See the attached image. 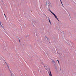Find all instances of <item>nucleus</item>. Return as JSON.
<instances>
[{"label": "nucleus", "instance_id": "obj_1", "mask_svg": "<svg viewBox=\"0 0 76 76\" xmlns=\"http://www.w3.org/2000/svg\"><path fill=\"white\" fill-rule=\"evenodd\" d=\"M45 68L47 71L48 72L50 76H52V74H51L50 70V68L48 67V66L47 65H45L44 66Z\"/></svg>", "mask_w": 76, "mask_h": 76}, {"label": "nucleus", "instance_id": "obj_12", "mask_svg": "<svg viewBox=\"0 0 76 76\" xmlns=\"http://www.w3.org/2000/svg\"><path fill=\"white\" fill-rule=\"evenodd\" d=\"M7 66H8V65H7Z\"/></svg>", "mask_w": 76, "mask_h": 76}, {"label": "nucleus", "instance_id": "obj_2", "mask_svg": "<svg viewBox=\"0 0 76 76\" xmlns=\"http://www.w3.org/2000/svg\"><path fill=\"white\" fill-rule=\"evenodd\" d=\"M49 11H50V12H51L52 13V14L53 15H54L55 18H56V19L58 20V21H59V20L57 18V16L55 14H54L53 12H51V10H49Z\"/></svg>", "mask_w": 76, "mask_h": 76}, {"label": "nucleus", "instance_id": "obj_4", "mask_svg": "<svg viewBox=\"0 0 76 76\" xmlns=\"http://www.w3.org/2000/svg\"><path fill=\"white\" fill-rule=\"evenodd\" d=\"M48 18V20L49 21V22H50V24H51V23L50 20V18Z\"/></svg>", "mask_w": 76, "mask_h": 76}, {"label": "nucleus", "instance_id": "obj_8", "mask_svg": "<svg viewBox=\"0 0 76 76\" xmlns=\"http://www.w3.org/2000/svg\"><path fill=\"white\" fill-rule=\"evenodd\" d=\"M19 42H20V39H19Z\"/></svg>", "mask_w": 76, "mask_h": 76}, {"label": "nucleus", "instance_id": "obj_11", "mask_svg": "<svg viewBox=\"0 0 76 76\" xmlns=\"http://www.w3.org/2000/svg\"><path fill=\"white\" fill-rule=\"evenodd\" d=\"M46 37V38H47V37Z\"/></svg>", "mask_w": 76, "mask_h": 76}, {"label": "nucleus", "instance_id": "obj_7", "mask_svg": "<svg viewBox=\"0 0 76 76\" xmlns=\"http://www.w3.org/2000/svg\"><path fill=\"white\" fill-rule=\"evenodd\" d=\"M61 4H62V5L63 6V5L62 4V2L61 0Z\"/></svg>", "mask_w": 76, "mask_h": 76}, {"label": "nucleus", "instance_id": "obj_3", "mask_svg": "<svg viewBox=\"0 0 76 76\" xmlns=\"http://www.w3.org/2000/svg\"><path fill=\"white\" fill-rule=\"evenodd\" d=\"M52 61L53 62H54L53 63V64L56 65V63H55V61H54L53 60H52Z\"/></svg>", "mask_w": 76, "mask_h": 76}, {"label": "nucleus", "instance_id": "obj_6", "mask_svg": "<svg viewBox=\"0 0 76 76\" xmlns=\"http://www.w3.org/2000/svg\"><path fill=\"white\" fill-rule=\"evenodd\" d=\"M57 61H58V63L59 65H60L59 61L58 60H57Z\"/></svg>", "mask_w": 76, "mask_h": 76}, {"label": "nucleus", "instance_id": "obj_10", "mask_svg": "<svg viewBox=\"0 0 76 76\" xmlns=\"http://www.w3.org/2000/svg\"><path fill=\"white\" fill-rule=\"evenodd\" d=\"M47 40H48V38H47Z\"/></svg>", "mask_w": 76, "mask_h": 76}, {"label": "nucleus", "instance_id": "obj_5", "mask_svg": "<svg viewBox=\"0 0 76 76\" xmlns=\"http://www.w3.org/2000/svg\"><path fill=\"white\" fill-rule=\"evenodd\" d=\"M0 25H1V26L3 28H4V27H3V26H2V25H1V21H0Z\"/></svg>", "mask_w": 76, "mask_h": 76}, {"label": "nucleus", "instance_id": "obj_9", "mask_svg": "<svg viewBox=\"0 0 76 76\" xmlns=\"http://www.w3.org/2000/svg\"><path fill=\"white\" fill-rule=\"evenodd\" d=\"M4 15H5V16H6V15H5V14H4Z\"/></svg>", "mask_w": 76, "mask_h": 76}]
</instances>
